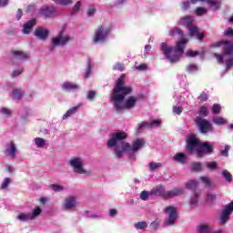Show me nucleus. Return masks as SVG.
Instances as JSON below:
<instances>
[{
	"instance_id": "nucleus-49",
	"label": "nucleus",
	"mask_w": 233,
	"mask_h": 233,
	"mask_svg": "<svg viewBox=\"0 0 233 233\" xmlns=\"http://www.w3.org/2000/svg\"><path fill=\"white\" fill-rule=\"evenodd\" d=\"M186 56H187V57H196L197 56H199V52L194 51L192 49H188L186 52Z\"/></svg>"
},
{
	"instance_id": "nucleus-45",
	"label": "nucleus",
	"mask_w": 233,
	"mask_h": 233,
	"mask_svg": "<svg viewBox=\"0 0 233 233\" xmlns=\"http://www.w3.org/2000/svg\"><path fill=\"white\" fill-rule=\"evenodd\" d=\"M96 9L94 5H89L86 10V15L87 17H94L96 15Z\"/></svg>"
},
{
	"instance_id": "nucleus-4",
	"label": "nucleus",
	"mask_w": 233,
	"mask_h": 233,
	"mask_svg": "<svg viewBox=\"0 0 233 233\" xmlns=\"http://www.w3.org/2000/svg\"><path fill=\"white\" fill-rule=\"evenodd\" d=\"M212 48H222L224 54L219 55L214 53L213 56L217 59L219 65L226 63L227 70L232 68L233 66V43L228 41H220L215 44H212Z\"/></svg>"
},
{
	"instance_id": "nucleus-20",
	"label": "nucleus",
	"mask_w": 233,
	"mask_h": 233,
	"mask_svg": "<svg viewBox=\"0 0 233 233\" xmlns=\"http://www.w3.org/2000/svg\"><path fill=\"white\" fill-rule=\"evenodd\" d=\"M182 194H185V189L183 188H174L166 194V198L170 199L172 198H176L177 196H182Z\"/></svg>"
},
{
	"instance_id": "nucleus-59",
	"label": "nucleus",
	"mask_w": 233,
	"mask_h": 233,
	"mask_svg": "<svg viewBox=\"0 0 233 233\" xmlns=\"http://www.w3.org/2000/svg\"><path fill=\"white\" fill-rule=\"evenodd\" d=\"M148 196H150L148 191H142L140 193V199H142V201H147V199H148Z\"/></svg>"
},
{
	"instance_id": "nucleus-16",
	"label": "nucleus",
	"mask_w": 233,
	"mask_h": 233,
	"mask_svg": "<svg viewBox=\"0 0 233 233\" xmlns=\"http://www.w3.org/2000/svg\"><path fill=\"white\" fill-rule=\"evenodd\" d=\"M187 30L189 32V35L191 37H197L198 41L203 40V37H205V35L203 33H199V27H198L196 25L192 24L187 27Z\"/></svg>"
},
{
	"instance_id": "nucleus-15",
	"label": "nucleus",
	"mask_w": 233,
	"mask_h": 233,
	"mask_svg": "<svg viewBox=\"0 0 233 233\" xmlns=\"http://www.w3.org/2000/svg\"><path fill=\"white\" fill-rule=\"evenodd\" d=\"M233 213V200L226 205L225 209L220 214L219 219L220 223L224 224L230 219V215Z\"/></svg>"
},
{
	"instance_id": "nucleus-18",
	"label": "nucleus",
	"mask_w": 233,
	"mask_h": 233,
	"mask_svg": "<svg viewBox=\"0 0 233 233\" xmlns=\"http://www.w3.org/2000/svg\"><path fill=\"white\" fill-rule=\"evenodd\" d=\"M33 145L34 147H35V148H38L39 150H43V148H46V147H48L46 139L39 137H36L33 139Z\"/></svg>"
},
{
	"instance_id": "nucleus-26",
	"label": "nucleus",
	"mask_w": 233,
	"mask_h": 233,
	"mask_svg": "<svg viewBox=\"0 0 233 233\" xmlns=\"http://www.w3.org/2000/svg\"><path fill=\"white\" fill-rule=\"evenodd\" d=\"M198 233H211L210 226L208 224H200L198 227ZM212 233H221V231H215Z\"/></svg>"
},
{
	"instance_id": "nucleus-47",
	"label": "nucleus",
	"mask_w": 233,
	"mask_h": 233,
	"mask_svg": "<svg viewBox=\"0 0 233 233\" xmlns=\"http://www.w3.org/2000/svg\"><path fill=\"white\" fill-rule=\"evenodd\" d=\"M203 169V165L201 163H194L191 165V170L193 172H199V170Z\"/></svg>"
},
{
	"instance_id": "nucleus-53",
	"label": "nucleus",
	"mask_w": 233,
	"mask_h": 233,
	"mask_svg": "<svg viewBox=\"0 0 233 233\" xmlns=\"http://www.w3.org/2000/svg\"><path fill=\"white\" fill-rule=\"evenodd\" d=\"M187 71L189 72V74H192V72H198V66L190 64L187 66Z\"/></svg>"
},
{
	"instance_id": "nucleus-33",
	"label": "nucleus",
	"mask_w": 233,
	"mask_h": 233,
	"mask_svg": "<svg viewBox=\"0 0 233 233\" xmlns=\"http://www.w3.org/2000/svg\"><path fill=\"white\" fill-rule=\"evenodd\" d=\"M134 227L136 230H145L148 228V223H147V221H139L136 222L134 224Z\"/></svg>"
},
{
	"instance_id": "nucleus-7",
	"label": "nucleus",
	"mask_w": 233,
	"mask_h": 233,
	"mask_svg": "<svg viewBox=\"0 0 233 233\" xmlns=\"http://www.w3.org/2000/svg\"><path fill=\"white\" fill-rule=\"evenodd\" d=\"M69 167L75 174L81 176H92V170L85 167V159L81 157H74L68 161Z\"/></svg>"
},
{
	"instance_id": "nucleus-54",
	"label": "nucleus",
	"mask_w": 233,
	"mask_h": 233,
	"mask_svg": "<svg viewBox=\"0 0 233 233\" xmlns=\"http://www.w3.org/2000/svg\"><path fill=\"white\" fill-rule=\"evenodd\" d=\"M207 14V8L198 7L196 9V15H205Z\"/></svg>"
},
{
	"instance_id": "nucleus-24",
	"label": "nucleus",
	"mask_w": 233,
	"mask_h": 233,
	"mask_svg": "<svg viewBox=\"0 0 233 233\" xmlns=\"http://www.w3.org/2000/svg\"><path fill=\"white\" fill-rule=\"evenodd\" d=\"M35 25V19H31L27 23H25L24 25V29H23L24 34H26V35L30 34Z\"/></svg>"
},
{
	"instance_id": "nucleus-36",
	"label": "nucleus",
	"mask_w": 233,
	"mask_h": 233,
	"mask_svg": "<svg viewBox=\"0 0 233 233\" xmlns=\"http://www.w3.org/2000/svg\"><path fill=\"white\" fill-rule=\"evenodd\" d=\"M173 159L177 161V163L183 165V163H185L186 155L184 153H177L173 157Z\"/></svg>"
},
{
	"instance_id": "nucleus-52",
	"label": "nucleus",
	"mask_w": 233,
	"mask_h": 233,
	"mask_svg": "<svg viewBox=\"0 0 233 233\" xmlns=\"http://www.w3.org/2000/svg\"><path fill=\"white\" fill-rule=\"evenodd\" d=\"M113 70H118L119 72H123L125 70V66L121 63H116L113 66Z\"/></svg>"
},
{
	"instance_id": "nucleus-23",
	"label": "nucleus",
	"mask_w": 233,
	"mask_h": 233,
	"mask_svg": "<svg viewBox=\"0 0 233 233\" xmlns=\"http://www.w3.org/2000/svg\"><path fill=\"white\" fill-rule=\"evenodd\" d=\"M151 194L153 196H162L163 198H167V193L165 192V187L157 186L151 190Z\"/></svg>"
},
{
	"instance_id": "nucleus-34",
	"label": "nucleus",
	"mask_w": 233,
	"mask_h": 233,
	"mask_svg": "<svg viewBox=\"0 0 233 233\" xmlns=\"http://www.w3.org/2000/svg\"><path fill=\"white\" fill-rule=\"evenodd\" d=\"M206 167L208 170H219V163H218L217 161L208 162L206 164Z\"/></svg>"
},
{
	"instance_id": "nucleus-5",
	"label": "nucleus",
	"mask_w": 233,
	"mask_h": 233,
	"mask_svg": "<svg viewBox=\"0 0 233 233\" xmlns=\"http://www.w3.org/2000/svg\"><path fill=\"white\" fill-rule=\"evenodd\" d=\"M187 142L189 152H197L198 157L205 155L210 156V154H214V146L208 142H199L196 137V135L187 137Z\"/></svg>"
},
{
	"instance_id": "nucleus-44",
	"label": "nucleus",
	"mask_w": 233,
	"mask_h": 233,
	"mask_svg": "<svg viewBox=\"0 0 233 233\" xmlns=\"http://www.w3.org/2000/svg\"><path fill=\"white\" fill-rule=\"evenodd\" d=\"M198 183L196 180H189L186 184V188H188L189 190H194L198 187Z\"/></svg>"
},
{
	"instance_id": "nucleus-21",
	"label": "nucleus",
	"mask_w": 233,
	"mask_h": 233,
	"mask_svg": "<svg viewBox=\"0 0 233 233\" xmlns=\"http://www.w3.org/2000/svg\"><path fill=\"white\" fill-rule=\"evenodd\" d=\"M189 207L190 208H197L199 207V193L195 192L194 195L189 198Z\"/></svg>"
},
{
	"instance_id": "nucleus-55",
	"label": "nucleus",
	"mask_w": 233,
	"mask_h": 233,
	"mask_svg": "<svg viewBox=\"0 0 233 233\" xmlns=\"http://www.w3.org/2000/svg\"><path fill=\"white\" fill-rule=\"evenodd\" d=\"M188 8H190V1L187 0L184 1L181 5V10H183L184 12L188 10Z\"/></svg>"
},
{
	"instance_id": "nucleus-25",
	"label": "nucleus",
	"mask_w": 233,
	"mask_h": 233,
	"mask_svg": "<svg viewBox=\"0 0 233 233\" xmlns=\"http://www.w3.org/2000/svg\"><path fill=\"white\" fill-rule=\"evenodd\" d=\"M161 167H163V163L161 162L151 161L147 164V168L150 172H156V170H159Z\"/></svg>"
},
{
	"instance_id": "nucleus-61",
	"label": "nucleus",
	"mask_w": 233,
	"mask_h": 233,
	"mask_svg": "<svg viewBox=\"0 0 233 233\" xmlns=\"http://www.w3.org/2000/svg\"><path fill=\"white\" fill-rule=\"evenodd\" d=\"M216 199H218V195L214 194V193H209L208 194V201H216Z\"/></svg>"
},
{
	"instance_id": "nucleus-28",
	"label": "nucleus",
	"mask_w": 233,
	"mask_h": 233,
	"mask_svg": "<svg viewBox=\"0 0 233 233\" xmlns=\"http://www.w3.org/2000/svg\"><path fill=\"white\" fill-rule=\"evenodd\" d=\"M207 1L208 5H209V7L213 12H216V10H219V6H221V2L218 0H205Z\"/></svg>"
},
{
	"instance_id": "nucleus-37",
	"label": "nucleus",
	"mask_w": 233,
	"mask_h": 233,
	"mask_svg": "<svg viewBox=\"0 0 233 233\" xmlns=\"http://www.w3.org/2000/svg\"><path fill=\"white\" fill-rule=\"evenodd\" d=\"M14 57H16L17 59H26L28 58V55L23 51H14L13 52Z\"/></svg>"
},
{
	"instance_id": "nucleus-12",
	"label": "nucleus",
	"mask_w": 233,
	"mask_h": 233,
	"mask_svg": "<svg viewBox=\"0 0 233 233\" xmlns=\"http://www.w3.org/2000/svg\"><path fill=\"white\" fill-rule=\"evenodd\" d=\"M198 128L200 130L202 134H207L209 132L210 128H212V124L208 122L207 119L198 116L195 119Z\"/></svg>"
},
{
	"instance_id": "nucleus-42",
	"label": "nucleus",
	"mask_w": 233,
	"mask_h": 233,
	"mask_svg": "<svg viewBox=\"0 0 233 233\" xmlns=\"http://www.w3.org/2000/svg\"><path fill=\"white\" fill-rule=\"evenodd\" d=\"M90 74H92V62L88 60L86 64V72H85L86 79H88V77H90Z\"/></svg>"
},
{
	"instance_id": "nucleus-17",
	"label": "nucleus",
	"mask_w": 233,
	"mask_h": 233,
	"mask_svg": "<svg viewBox=\"0 0 233 233\" xmlns=\"http://www.w3.org/2000/svg\"><path fill=\"white\" fill-rule=\"evenodd\" d=\"M79 88H80L79 85L74 82L66 81L62 84V90L64 92H77Z\"/></svg>"
},
{
	"instance_id": "nucleus-31",
	"label": "nucleus",
	"mask_w": 233,
	"mask_h": 233,
	"mask_svg": "<svg viewBox=\"0 0 233 233\" xmlns=\"http://www.w3.org/2000/svg\"><path fill=\"white\" fill-rule=\"evenodd\" d=\"M41 212H43V209L40 207L35 208L32 210V212H29V215L31 216V219L34 220L39 218V216H41Z\"/></svg>"
},
{
	"instance_id": "nucleus-62",
	"label": "nucleus",
	"mask_w": 233,
	"mask_h": 233,
	"mask_svg": "<svg viewBox=\"0 0 233 233\" xmlns=\"http://www.w3.org/2000/svg\"><path fill=\"white\" fill-rule=\"evenodd\" d=\"M88 218H89L90 219H100L101 214H99V213H90V214L88 215Z\"/></svg>"
},
{
	"instance_id": "nucleus-38",
	"label": "nucleus",
	"mask_w": 233,
	"mask_h": 233,
	"mask_svg": "<svg viewBox=\"0 0 233 233\" xmlns=\"http://www.w3.org/2000/svg\"><path fill=\"white\" fill-rule=\"evenodd\" d=\"M222 176H223L225 181H227L228 183H232V179H233L232 174L228 170L223 169Z\"/></svg>"
},
{
	"instance_id": "nucleus-30",
	"label": "nucleus",
	"mask_w": 233,
	"mask_h": 233,
	"mask_svg": "<svg viewBox=\"0 0 233 233\" xmlns=\"http://www.w3.org/2000/svg\"><path fill=\"white\" fill-rule=\"evenodd\" d=\"M16 219L22 222L32 221V217L30 216V213H19L16 216Z\"/></svg>"
},
{
	"instance_id": "nucleus-57",
	"label": "nucleus",
	"mask_w": 233,
	"mask_h": 233,
	"mask_svg": "<svg viewBox=\"0 0 233 233\" xmlns=\"http://www.w3.org/2000/svg\"><path fill=\"white\" fill-rule=\"evenodd\" d=\"M159 220H155L150 224V228H152V230H157V228H159Z\"/></svg>"
},
{
	"instance_id": "nucleus-60",
	"label": "nucleus",
	"mask_w": 233,
	"mask_h": 233,
	"mask_svg": "<svg viewBox=\"0 0 233 233\" xmlns=\"http://www.w3.org/2000/svg\"><path fill=\"white\" fill-rule=\"evenodd\" d=\"M181 112H183V107H181L179 106H173V113L174 114H177V116H179L181 114Z\"/></svg>"
},
{
	"instance_id": "nucleus-64",
	"label": "nucleus",
	"mask_w": 233,
	"mask_h": 233,
	"mask_svg": "<svg viewBox=\"0 0 233 233\" xmlns=\"http://www.w3.org/2000/svg\"><path fill=\"white\" fill-rule=\"evenodd\" d=\"M225 35H227L228 37H233V28L232 27H228L226 31H225Z\"/></svg>"
},
{
	"instance_id": "nucleus-10",
	"label": "nucleus",
	"mask_w": 233,
	"mask_h": 233,
	"mask_svg": "<svg viewBox=\"0 0 233 233\" xmlns=\"http://www.w3.org/2000/svg\"><path fill=\"white\" fill-rule=\"evenodd\" d=\"M165 214L167 216L166 220V224L172 226L176 223V219H177V208L174 206H168L165 208Z\"/></svg>"
},
{
	"instance_id": "nucleus-6",
	"label": "nucleus",
	"mask_w": 233,
	"mask_h": 233,
	"mask_svg": "<svg viewBox=\"0 0 233 233\" xmlns=\"http://www.w3.org/2000/svg\"><path fill=\"white\" fill-rule=\"evenodd\" d=\"M111 31L110 27L105 25H97L91 38L93 45H105L108 41Z\"/></svg>"
},
{
	"instance_id": "nucleus-3",
	"label": "nucleus",
	"mask_w": 233,
	"mask_h": 233,
	"mask_svg": "<svg viewBox=\"0 0 233 233\" xmlns=\"http://www.w3.org/2000/svg\"><path fill=\"white\" fill-rule=\"evenodd\" d=\"M187 43H188L187 37H182L175 46H170L167 43L164 42L160 46V50L169 63H177V61L181 59V56L185 54V46Z\"/></svg>"
},
{
	"instance_id": "nucleus-22",
	"label": "nucleus",
	"mask_w": 233,
	"mask_h": 233,
	"mask_svg": "<svg viewBox=\"0 0 233 233\" xmlns=\"http://www.w3.org/2000/svg\"><path fill=\"white\" fill-rule=\"evenodd\" d=\"M193 21H194V16L187 15V16L181 17L178 21V24L181 25L182 26H186L187 28H188L193 25L192 24Z\"/></svg>"
},
{
	"instance_id": "nucleus-41",
	"label": "nucleus",
	"mask_w": 233,
	"mask_h": 233,
	"mask_svg": "<svg viewBox=\"0 0 233 233\" xmlns=\"http://www.w3.org/2000/svg\"><path fill=\"white\" fill-rule=\"evenodd\" d=\"M169 35H171V37H174L175 35L183 37V31H181L179 28H173L169 30Z\"/></svg>"
},
{
	"instance_id": "nucleus-35",
	"label": "nucleus",
	"mask_w": 233,
	"mask_h": 233,
	"mask_svg": "<svg viewBox=\"0 0 233 233\" xmlns=\"http://www.w3.org/2000/svg\"><path fill=\"white\" fill-rule=\"evenodd\" d=\"M55 5H58V6H70L72 3H74L72 0H52Z\"/></svg>"
},
{
	"instance_id": "nucleus-1",
	"label": "nucleus",
	"mask_w": 233,
	"mask_h": 233,
	"mask_svg": "<svg viewBox=\"0 0 233 233\" xmlns=\"http://www.w3.org/2000/svg\"><path fill=\"white\" fill-rule=\"evenodd\" d=\"M127 133L120 131L117 133H112L109 135V139L106 142L108 148H115V157L117 159H121L125 154H127L130 159H136V152L141 150L145 147V140L137 138L133 141L132 146L126 141Z\"/></svg>"
},
{
	"instance_id": "nucleus-46",
	"label": "nucleus",
	"mask_w": 233,
	"mask_h": 233,
	"mask_svg": "<svg viewBox=\"0 0 233 233\" xmlns=\"http://www.w3.org/2000/svg\"><path fill=\"white\" fill-rule=\"evenodd\" d=\"M199 116L201 117H207L208 116V108L205 106H200Z\"/></svg>"
},
{
	"instance_id": "nucleus-39",
	"label": "nucleus",
	"mask_w": 233,
	"mask_h": 233,
	"mask_svg": "<svg viewBox=\"0 0 233 233\" xmlns=\"http://www.w3.org/2000/svg\"><path fill=\"white\" fill-rule=\"evenodd\" d=\"M10 183H12V178L5 177L1 184V187H0L1 190H6V188L10 187Z\"/></svg>"
},
{
	"instance_id": "nucleus-27",
	"label": "nucleus",
	"mask_w": 233,
	"mask_h": 233,
	"mask_svg": "<svg viewBox=\"0 0 233 233\" xmlns=\"http://www.w3.org/2000/svg\"><path fill=\"white\" fill-rule=\"evenodd\" d=\"M24 93L23 90L21 89H13L11 92V97L12 99H14L15 101H19V99H21V97H23Z\"/></svg>"
},
{
	"instance_id": "nucleus-58",
	"label": "nucleus",
	"mask_w": 233,
	"mask_h": 233,
	"mask_svg": "<svg viewBox=\"0 0 233 233\" xmlns=\"http://www.w3.org/2000/svg\"><path fill=\"white\" fill-rule=\"evenodd\" d=\"M21 74H23V68L15 69L12 72V77H18Z\"/></svg>"
},
{
	"instance_id": "nucleus-56",
	"label": "nucleus",
	"mask_w": 233,
	"mask_h": 233,
	"mask_svg": "<svg viewBox=\"0 0 233 233\" xmlns=\"http://www.w3.org/2000/svg\"><path fill=\"white\" fill-rule=\"evenodd\" d=\"M212 112L213 114H219V112H221V106H219V104H214L212 106Z\"/></svg>"
},
{
	"instance_id": "nucleus-9",
	"label": "nucleus",
	"mask_w": 233,
	"mask_h": 233,
	"mask_svg": "<svg viewBox=\"0 0 233 233\" xmlns=\"http://www.w3.org/2000/svg\"><path fill=\"white\" fill-rule=\"evenodd\" d=\"M79 203L77 202V197L74 195H69L66 197L61 202V208L65 212H70L72 210H76Z\"/></svg>"
},
{
	"instance_id": "nucleus-51",
	"label": "nucleus",
	"mask_w": 233,
	"mask_h": 233,
	"mask_svg": "<svg viewBox=\"0 0 233 233\" xmlns=\"http://www.w3.org/2000/svg\"><path fill=\"white\" fill-rule=\"evenodd\" d=\"M135 70H137L138 72H146V70H148V66H147V64H140L135 67Z\"/></svg>"
},
{
	"instance_id": "nucleus-43",
	"label": "nucleus",
	"mask_w": 233,
	"mask_h": 233,
	"mask_svg": "<svg viewBox=\"0 0 233 233\" xmlns=\"http://www.w3.org/2000/svg\"><path fill=\"white\" fill-rule=\"evenodd\" d=\"M161 127V119H152L149 121V128H159Z\"/></svg>"
},
{
	"instance_id": "nucleus-11",
	"label": "nucleus",
	"mask_w": 233,
	"mask_h": 233,
	"mask_svg": "<svg viewBox=\"0 0 233 233\" xmlns=\"http://www.w3.org/2000/svg\"><path fill=\"white\" fill-rule=\"evenodd\" d=\"M56 14H57V10L53 6H42L38 10V17H44V19H53L56 17Z\"/></svg>"
},
{
	"instance_id": "nucleus-63",
	"label": "nucleus",
	"mask_w": 233,
	"mask_h": 233,
	"mask_svg": "<svg viewBox=\"0 0 233 233\" xmlns=\"http://www.w3.org/2000/svg\"><path fill=\"white\" fill-rule=\"evenodd\" d=\"M138 127L150 129V123L149 122H141L140 124H138Z\"/></svg>"
},
{
	"instance_id": "nucleus-13",
	"label": "nucleus",
	"mask_w": 233,
	"mask_h": 233,
	"mask_svg": "<svg viewBox=\"0 0 233 233\" xmlns=\"http://www.w3.org/2000/svg\"><path fill=\"white\" fill-rule=\"evenodd\" d=\"M34 35L38 41H46L50 37V30L46 27L38 26L35 29Z\"/></svg>"
},
{
	"instance_id": "nucleus-29",
	"label": "nucleus",
	"mask_w": 233,
	"mask_h": 233,
	"mask_svg": "<svg viewBox=\"0 0 233 233\" xmlns=\"http://www.w3.org/2000/svg\"><path fill=\"white\" fill-rule=\"evenodd\" d=\"M83 6V1H77L71 9V15H76L81 12V7Z\"/></svg>"
},
{
	"instance_id": "nucleus-2",
	"label": "nucleus",
	"mask_w": 233,
	"mask_h": 233,
	"mask_svg": "<svg viewBox=\"0 0 233 233\" xmlns=\"http://www.w3.org/2000/svg\"><path fill=\"white\" fill-rule=\"evenodd\" d=\"M132 90L133 88L130 86L125 85V75L120 76L111 94V99L114 101V106L117 112L130 110L136 106L137 97L129 96L125 100L126 96L132 94Z\"/></svg>"
},
{
	"instance_id": "nucleus-19",
	"label": "nucleus",
	"mask_w": 233,
	"mask_h": 233,
	"mask_svg": "<svg viewBox=\"0 0 233 233\" xmlns=\"http://www.w3.org/2000/svg\"><path fill=\"white\" fill-rule=\"evenodd\" d=\"M81 106H83V104H78L71 108H69L66 114L63 115L62 119H68V117H72V116H74L75 114L77 113V110H79L81 108Z\"/></svg>"
},
{
	"instance_id": "nucleus-50",
	"label": "nucleus",
	"mask_w": 233,
	"mask_h": 233,
	"mask_svg": "<svg viewBox=\"0 0 233 233\" xmlns=\"http://www.w3.org/2000/svg\"><path fill=\"white\" fill-rule=\"evenodd\" d=\"M200 181H202V183L206 185V187H212V182L210 181V178H208V177H201Z\"/></svg>"
},
{
	"instance_id": "nucleus-8",
	"label": "nucleus",
	"mask_w": 233,
	"mask_h": 233,
	"mask_svg": "<svg viewBox=\"0 0 233 233\" xmlns=\"http://www.w3.org/2000/svg\"><path fill=\"white\" fill-rule=\"evenodd\" d=\"M74 38L68 34H65V30H61L56 36L51 38L48 46L49 52H54L57 46H66L68 43H72Z\"/></svg>"
},
{
	"instance_id": "nucleus-48",
	"label": "nucleus",
	"mask_w": 233,
	"mask_h": 233,
	"mask_svg": "<svg viewBox=\"0 0 233 233\" xmlns=\"http://www.w3.org/2000/svg\"><path fill=\"white\" fill-rule=\"evenodd\" d=\"M212 122L215 123V125H225L227 123V119L223 117H218V118H213Z\"/></svg>"
},
{
	"instance_id": "nucleus-40",
	"label": "nucleus",
	"mask_w": 233,
	"mask_h": 233,
	"mask_svg": "<svg viewBox=\"0 0 233 233\" xmlns=\"http://www.w3.org/2000/svg\"><path fill=\"white\" fill-rule=\"evenodd\" d=\"M49 188H52L56 193L65 191V187L57 184H51Z\"/></svg>"
},
{
	"instance_id": "nucleus-32",
	"label": "nucleus",
	"mask_w": 233,
	"mask_h": 233,
	"mask_svg": "<svg viewBox=\"0 0 233 233\" xmlns=\"http://www.w3.org/2000/svg\"><path fill=\"white\" fill-rule=\"evenodd\" d=\"M0 116H2L3 117H10V116H12V109L7 106H1Z\"/></svg>"
},
{
	"instance_id": "nucleus-14",
	"label": "nucleus",
	"mask_w": 233,
	"mask_h": 233,
	"mask_svg": "<svg viewBox=\"0 0 233 233\" xmlns=\"http://www.w3.org/2000/svg\"><path fill=\"white\" fill-rule=\"evenodd\" d=\"M17 152H19V149H17V145H15L14 141L9 142L5 146V154L6 157L15 159V157H17Z\"/></svg>"
}]
</instances>
